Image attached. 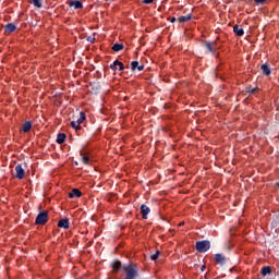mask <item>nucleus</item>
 <instances>
[{"label": "nucleus", "instance_id": "nucleus-31", "mask_svg": "<svg viewBox=\"0 0 279 279\" xmlns=\"http://www.w3.org/2000/svg\"><path fill=\"white\" fill-rule=\"evenodd\" d=\"M182 226H184V221H181V222L179 223V228H182Z\"/></svg>", "mask_w": 279, "mask_h": 279}, {"label": "nucleus", "instance_id": "nucleus-23", "mask_svg": "<svg viewBox=\"0 0 279 279\" xmlns=\"http://www.w3.org/2000/svg\"><path fill=\"white\" fill-rule=\"evenodd\" d=\"M267 274H271V266H264L262 268V276H267Z\"/></svg>", "mask_w": 279, "mask_h": 279}, {"label": "nucleus", "instance_id": "nucleus-11", "mask_svg": "<svg viewBox=\"0 0 279 279\" xmlns=\"http://www.w3.org/2000/svg\"><path fill=\"white\" fill-rule=\"evenodd\" d=\"M82 162L83 165H92L93 159H90V154L88 153H81Z\"/></svg>", "mask_w": 279, "mask_h": 279}, {"label": "nucleus", "instance_id": "nucleus-7", "mask_svg": "<svg viewBox=\"0 0 279 279\" xmlns=\"http://www.w3.org/2000/svg\"><path fill=\"white\" fill-rule=\"evenodd\" d=\"M149 213H151V209L147 205L142 204L141 205L142 219H147V215H149Z\"/></svg>", "mask_w": 279, "mask_h": 279}, {"label": "nucleus", "instance_id": "nucleus-27", "mask_svg": "<svg viewBox=\"0 0 279 279\" xmlns=\"http://www.w3.org/2000/svg\"><path fill=\"white\" fill-rule=\"evenodd\" d=\"M158 256H160V251H157L155 254L151 255V260H157Z\"/></svg>", "mask_w": 279, "mask_h": 279}, {"label": "nucleus", "instance_id": "nucleus-26", "mask_svg": "<svg viewBox=\"0 0 279 279\" xmlns=\"http://www.w3.org/2000/svg\"><path fill=\"white\" fill-rule=\"evenodd\" d=\"M258 87H254V88H250V87H247V90H246V93H248V95H254V93H258Z\"/></svg>", "mask_w": 279, "mask_h": 279}, {"label": "nucleus", "instance_id": "nucleus-25", "mask_svg": "<svg viewBox=\"0 0 279 279\" xmlns=\"http://www.w3.org/2000/svg\"><path fill=\"white\" fill-rule=\"evenodd\" d=\"M71 128H73V130H82V125L77 124V122L72 121L71 122Z\"/></svg>", "mask_w": 279, "mask_h": 279}, {"label": "nucleus", "instance_id": "nucleus-20", "mask_svg": "<svg viewBox=\"0 0 279 279\" xmlns=\"http://www.w3.org/2000/svg\"><path fill=\"white\" fill-rule=\"evenodd\" d=\"M233 32L238 36H243V34H245V31H243V28L240 27L238 24L233 26Z\"/></svg>", "mask_w": 279, "mask_h": 279}, {"label": "nucleus", "instance_id": "nucleus-18", "mask_svg": "<svg viewBox=\"0 0 279 279\" xmlns=\"http://www.w3.org/2000/svg\"><path fill=\"white\" fill-rule=\"evenodd\" d=\"M260 70L263 71L264 75H271V68H269V64H262Z\"/></svg>", "mask_w": 279, "mask_h": 279}, {"label": "nucleus", "instance_id": "nucleus-19", "mask_svg": "<svg viewBox=\"0 0 279 279\" xmlns=\"http://www.w3.org/2000/svg\"><path fill=\"white\" fill-rule=\"evenodd\" d=\"M65 141H66V134L65 133H59L57 135L58 145H62Z\"/></svg>", "mask_w": 279, "mask_h": 279}, {"label": "nucleus", "instance_id": "nucleus-12", "mask_svg": "<svg viewBox=\"0 0 279 279\" xmlns=\"http://www.w3.org/2000/svg\"><path fill=\"white\" fill-rule=\"evenodd\" d=\"M5 34H14L16 32V25L14 23H9L4 26Z\"/></svg>", "mask_w": 279, "mask_h": 279}, {"label": "nucleus", "instance_id": "nucleus-21", "mask_svg": "<svg viewBox=\"0 0 279 279\" xmlns=\"http://www.w3.org/2000/svg\"><path fill=\"white\" fill-rule=\"evenodd\" d=\"M125 46L123 45V44H119V43H117V44H114L113 46H112V51H116V52H118V51H123V48H124Z\"/></svg>", "mask_w": 279, "mask_h": 279}, {"label": "nucleus", "instance_id": "nucleus-16", "mask_svg": "<svg viewBox=\"0 0 279 279\" xmlns=\"http://www.w3.org/2000/svg\"><path fill=\"white\" fill-rule=\"evenodd\" d=\"M136 69H137V71H143L144 69H145V65H138V61H132L131 62V70L132 71H136Z\"/></svg>", "mask_w": 279, "mask_h": 279}, {"label": "nucleus", "instance_id": "nucleus-14", "mask_svg": "<svg viewBox=\"0 0 279 279\" xmlns=\"http://www.w3.org/2000/svg\"><path fill=\"white\" fill-rule=\"evenodd\" d=\"M21 131L24 132V134H27V132L32 131V121H26L22 124Z\"/></svg>", "mask_w": 279, "mask_h": 279}, {"label": "nucleus", "instance_id": "nucleus-6", "mask_svg": "<svg viewBox=\"0 0 279 279\" xmlns=\"http://www.w3.org/2000/svg\"><path fill=\"white\" fill-rule=\"evenodd\" d=\"M68 4L70 8H74V10H82L84 8V4L80 0H72Z\"/></svg>", "mask_w": 279, "mask_h": 279}, {"label": "nucleus", "instance_id": "nucleus-5", "mask_svg": "<svg viewBox=\"0 0 279 279\" xmlns=\"http://www.w3.org/2000/svg\"><path fill=\"white\" fill-rule=\"evenodd\" d=\"M117 66H119V71H125V65L123 62L116 60L113 63L110 64L111 71H117Z\"/></svg>", "mask_w": 279, "mask_h": 279}, {"label": "nucleus", "instance_id": "nucleus-30", "mask_svg": "<svg viewBox=\"0 0 279 279\" xmlns=\"http://www.w3.org/2000/svg\"><path fill=\"white\" fill-rule=\"evenodd\" d=\"M168 21H170V23H175L177 19L175 16H172V17H168Z\"/></svg>", "mask_w": 279, "mask_h": 279}, {"label": "nucleus", "instance_id": "nucleus-22", "mask_svg": "<svg viewBox=\"0 0 279 279\" xmlns=\"http://www.w3.org/2000/svg\"><path fill=\"white\" fill-rule=\"evenodd\" d=\"M84 121H86V113L81 111L80 112V117L78 119L76 120V123L81 125V123H84Z\"/></svg>", "mask_w": 279, "mask_h": 279}, {"label": "nucleus", "instance_id": "nucleus-8", "mask_svg": "<svg viewBox=\"0 0 279 279\" xmlns=\"http://www.w3.org/2000/svg\"><path fill=\"white\" fill-rule=\"evenodd\" d=\"M69 226H71V223L69 222V218H62L58 221V228H63V230H69Z\"/></svg>", "mask_w": 279, "mask_h": 279}, {"label": "nucleus", "instance_id": "nucleus-15", "mask_svg": "<svg viewBox=\"0 0 279 279\" xmlns=\"http://www.w3.org/2000/svg\"><path fill=\"white\" fill-rule=\"evenodd\" d=\"M121 266H122L121 262H119V260L112 262L111 263V267H112L111 272L118 274V271L121 269Z\"/></svg>", "mask_w": 279, "mask_h": 279}, {"label": "nucleus", "instance_id": "nucleus-9", "mask_svg": "<svg viewBox=\"0 0 279 279\" xmlns=\"http://www.w3.org/2000/svg\"><path fill=\"white\" fill-rule=\"evenodd\" d=\"M214 260L217 265H225L226 264V256H223L222 254H215L214 255Z\"/></svg>", "mask_w": 279, "mask_h": 279}, {"label": "nucleus", "instance_id": "nucleus-1", "mask_svg": "<svg viewBox=\"0 0 279 279\" xmlns=\"http://www.w3.org/2000/svg\"><path fill=\"white\" fill-rule=\"evenodd\" d=\"M124 269L126 271L125 279H135L138 276V266L136 264L130 263Z\"/></svg>", "mask_w": 279, "mask_h": 279}, {"label": "nucleus", "instance_id": "nucleus-10", "mask_svg": "<svg viewBox=\"0 0 279 279\" xmlns=\"http://www.w3.org/2000/svg\"><path fill=\"white\" fill-rule=\"evenodd\" d=\"M205 47L208 49L210 53H215L217 51V43H210V41H205Z\"/></svg>", "mask_w": 279, "mask_h": 279}, {"label": "nucleus", "instance_id": "nucleus-17", "mask_svg": "<svg viewBox=\"0 0 279 279\" xmlns=\"http://www.w3.org/2000/svg\"><path fill=\"white\" fill-rule=\"evenodd\" d=\"M191 19H193L192 13H190L187 15L179 16L177 21H179L180 23H189V21H191Z\"/></svg>", "mask_w": 279, "mask_h": 279}, {"label": "nucleus", "instance_id": "nucleus-13", "mask_svg": "<svg viewBox=\"0 0 279 279\" xmlns=\"http://www.w3.org/2000/svg\"><path fill=\"white\" fill-rule=\"evenodd\" d=\"M68 197L73 199V197H82V191L80 189H73L69 194Z\"/></svg>", "mask_w": 279, "mask_h": 279}, {"label": "nucleus", "instance_id": "nucleus-32", "mask_svg": "<svg viewBox=\"0 0 279 279\" xmlns=\"http://www.w3.org/2000/svg\"><path fill=\"white\" fill-rule=\"evenodd\" d=\"M277 186H279V183H276Z\"/></svg>", "mask_w": 279, "mask_h": 279}, {"label": "nucleus", "instance_id": "nucleus-29", "mask_svg": "<svg viewBox=\"0 0 279 279\" xmlns=\"http://www.w3.org/2000/svg\"><path fill=\"white\" fill-rule=\"evenodd\" d=\"M265 1H267V0H254V2L257 3V5L260 4V3L262 4L265 3Z\"/></svg>", "mask_w": 279, "mask_h": 279}, {"label": "nucleus", "instance_id": "nucleus-3", "mask_svg": "<svg viewBox=\"0 0 279 279\" xmlns=\"http://www.w3.org/2000/svg\"><path fill=\"white\" fill-rule=\"evenodd\" d=\"M196 252L199 254H204L210 250V241L208 240H203V241H197L195 244Z\"/></svg>", "mask_w": 279, "mask_h": 279}, {"label": "nucleus", "instance_id": "nucleus-2", "mask_svg": "<svg viewBox=\"0 0 279 279\" xmlns=\"http://www.w3.org/2000/svg\"><path fill=\"white\" fill-rule=\"evenodd\" d=\"M48 221H49V211L43 210L37 215L35 219V226H47Z\"/></svg>", "mask_w": 279, "mask_h": 279}, {"label": "nucleus", "instance_id": "nucleus-4", "mask_svg": "<svg viewBox=\"0 0 279 279\" xmlns=\"http://www.w3.org/2000/svg\"><path fill=\"white\" fill-rule=\"evenodd\" d=\"M15 178L17 180H23L25 178V169H23V166L21 163L15 166Z\"/></svg>", "mask_w": 279, "mask_h": 279}, {"label": "nucleus", "instance_id": "nucleus-28", "mask_svg": "<svg viewBox=\"0 0 279 279\" xmlns=\"http://www.w3.org/2000/svg\"><path fill=\"white\" fill-rule=\"evenodd\" d=\"M143 3H145L146 5H149L154 3V0H143Z\"/></svg>", "mask_w": 279, "mask_h": 279}, {"label": "nucleus", "instance_id": "nucleus-24", "mask_svg": "<svg viewBox=\"0 0 279 279\" xmlns=\"http://www.w3.org/2000/svg\"><path fill=\"white\" fill-rule=\"evenodd\" d=\"M31 3H33V5H35V8H43L41 0H33V1H31Z\"/></svg>", "mask_w": 279, "mask_h": 279}]
</instances>
